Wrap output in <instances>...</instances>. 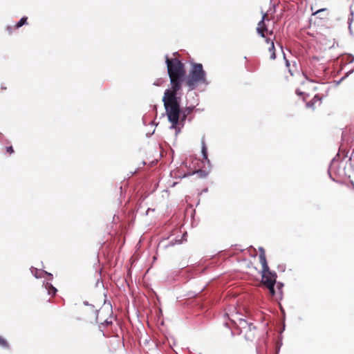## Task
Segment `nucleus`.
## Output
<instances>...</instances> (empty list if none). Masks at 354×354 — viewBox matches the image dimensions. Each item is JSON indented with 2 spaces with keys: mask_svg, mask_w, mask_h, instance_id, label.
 <instances>
[{
  "mask_svg": "<svg viewBox=\"0 0 354 354\" xmlns=\"http://www.w3.org/2000/svg\"><path fill=\"white\" fill-rule=\"evenodd\" d=\"M165 62L171 88L165 90L162 102L169 121L176 124L179 118V98L177 94L182 90L183 83L185 82L189 90H193L199 84L207 83L206 73L199 63H194L186 75L185 65L178 58L166 56Z\"/></svg>",
  "mask_w": 354,
  "mask_h": 354,
  "instance_id": "obj_1",
  "label": "nucleus"
},
{
  "mask_svg": "<svg viewBox=\"0 0 354 354\" xmlns=\"http://www.w3.org/2000/svg\"><path fill=\"white\" fill-rule=\"evenodd\" d=\"M259 261L262 266V283L266 286L269 290L271 296H274L277 294L281 295L282 293V285L280 283L277 284V290L274 289L276 284L277 274L272 272L267 263L266 257V253L263 248H259Z\"/></svg>",
  "mask_w": 354,
  "mask_h": 354,
  "instance_id": "obj_2",
  "label": "nucleus"
},
{
  "mask_svg": "<svg viewBox=\"0 0 354 354\" xmlns=\"http://www.w3.org/2000/svg\"><path fill=\"white\" fill-rule=\"evenodd\" d=\"M194 109V106H189L181 110L180 108L179 107L178 121L176 124H173L172 122H170V123L171 124V128L174 129L176 133H178L180 129V126L183 127L184 125V122L185 121L187 115L192 113Z\"/></svg>",
  "mask_w": 354,
  "mask_h": 354,
  "instance_id": "obj_3",
  "label": "nucleus"
},
{
  "mask_svg": "<svg viewBox=\"0 0 354 354\" xmlns=\"http://www.w3.org/2000/svg\"><path fill=\"white\" fill-rule=\"evenodd\" d=\"M266 20L269 21L268 15L266 13L263 15L262 19L258 23L257 28L258 34L265 39L267 38L266 34L269 35L270 36L273 35L272 30L268 31L267 26L265 24Z\"/></svg>",
  "mask_w": 354,
  "mask_h": 354,
  "instance_id": "obj_4",
  "label": "nucleus"
},
{
  "mask_svg": "<svg viewBox=\"0 0 354 354\" xmlns=\"http://www.w3.org/2000/svg\"><path fill=\"white\" fill-rule=\"evenodd\" d=\"M286 66L288 69L289 73L291 75H293L295 73L298 72V65L296 62H290L284 56Z\"/></svg>",
  "mask_w": 354,
  "mask_h": 354,
  "instance_id": "obj_5",
  "label": "nucleus"
},
{
  "mask_svg": "<svg viewBox=\"0 0 354 354\" xmlns=\"http://www.w3.org/2000/svg\"><path fill=\"white\" fill-rule=\"evenodd\" d=\"M265 41L268 44H270V46L268 48V50L270 53V59L272 60L275 59L276 53L273 39H272V38L270 37H268L265 39Z\"/></svg>",
  "mask_w": 354,
  "mask_h": 354,
  "instance_id": "obj_6",
  "label": "nucleus"
},
{
  "mask_svg": "<svg viewBox=\"0 0 354 354\" xmlns=\"http://www.w3.org/2000/svg\"><path fill=\"white\" fill-rule=\"evenodd\" d=\"M46 289L48 290L49 295L54 296L56 294L57 289L49 283L46 284Z\"/></svg>",
  "mask_w": 354,
  "mask_h": 354,
  "instance_id": "obj_7",
  "label": "nucleus"
},
{
  "mask_svg": "<svg viewBox=\"0 0 354 354\" xmlns=\"http://www.w3.org/2000/svg\"><path fill=\"white\" fill-rule=\"evenodd\" d=\"M201 151H202L203 159L205 160H207L209 162V160H208V158H207V147H206V145H205V142L204 140H202V149H201Z\"/></svg>",
  "mask_w": 354,
  "mask_h": 354,
  "instance_id": "obj_8",
  "label": "nucleus"
},
{
  "mask_svg": "<svg viewBox=\"0 0 354 354\" xmlns=\"http://www.w3.org/2000/svg\"><path fill=\"white\" fill-rule=\"evenodd\" d=\"M252 328L253 329L256 328L255 326H252V324H250L248 326V328L250 330V333L248 335L245 334V337L246 339H248V340H252L254 337V332L252 331Z\"/></svg>",
  "mask_w": 354,
  "mask_h": 354,
  "instance_id": "obj_9",
  "label": "nucleus"
},
{
  "mask_svg": "<svg viewBox=\"0 0 354 354\" xmlns=\"http://www.w3.org/2000/svg\"><path fill=\"white\" fill-rule=\"evenodd\" d=\"M27 19L28 18L26 17H22L19 22H17L15 26V28L17 29V28H19L20 27H21L22 26L25 25L27 24Z\"/></svg>",
  "mask_w": 354,
  "mask_h": 354,
  "instance_id": "obj_10",
  "label": "nucleus"
},
{
  "mask_svg": "<svg viewBox=\"0 0 354 354\" xmlns=\"http://www.w3.org/2000/svg\"><path fill=\"white\" fill-rule=\"evenodd\" d=\"M320 101H321V99L317 95H315L311 101H310L307 103L306 105L308 107H313L315 102H318L320 104V102H321Z\"/></svg>",
  "mask_w": 354,
  "mask_h": 354,
  "instance_id": "obj_11",
  "label": "nucleus"
},
{
  "mask_svg": "<svg viewBox=\"0 0 354 354\" xmlns=\"http://www.w3.org/2000/svg\"><path fill=\"white\" fill-rule=\"evenodd\" d=\"M0 346H3L4 348H8L9 344L3 337H0Z\"/></svg>",
  "mask_w": 354,
  "mask_h": 354,
  "instance_id": "obj_12",
  "label": "nucleus"
},
{
  "mask_svg": "<svg viewBox=\"0 0 354 354\" xmlns=\"http://www.w3.org/2000/svg\"><path fill=\"white\" fill-rule=\"evenodd\" d=\"M6 152H7V153H8L9 154H12V153H13L15 152L14 149H13V147H12V146L7 147L6 148Z\"/></svg>",
  "mask_w": 354,
  "mask_h": 354,
  "instance_id": "obj_13",
  "label": "nucleus"
},
{
  "mask_svg": "<svg viewBox=\"0 0 354 354\" xmlns=\"http://www.w3.org/2000/svg\"><path fill=\"white\" fill-rule=\"evenodd\" d=\"M325 10H326V9H325V8L319 9V10H318L317 11H316L315 12H314V13H313V15H318V14H319L320 12H324V11H325Z\"/></svg>",
  "mask_w": 354,
  "mask_h": 354,
  "instance_id": "obj_14",
  "label": "nucleus"
},
{
  "mask_svg": "<svg viewBox=\"0 0 354 354\" xmlns=\"http://www.w3.org/2000/svg\"><path fill=\"white\" fill-rule=\"evenodd\" d=\"M296 93H297V94L298 95H301L303 94V93H302V92L299 91V90H297Z\"/></svg>",
  "mask_w": 354,
  "mask_h": 354,
  "instance_id": "obj_15",
  "label": "nucleus"
}]
</instances>
